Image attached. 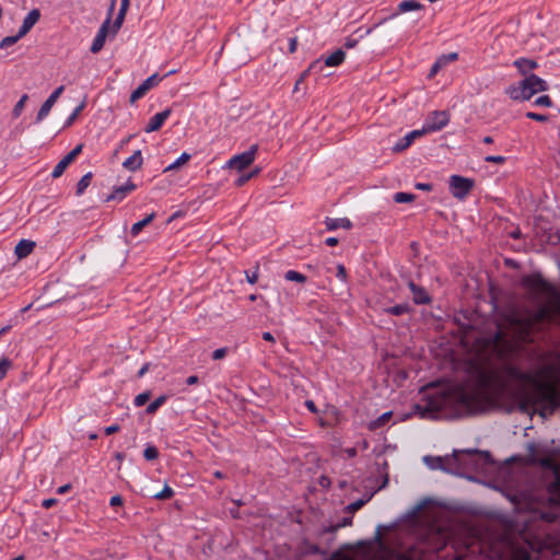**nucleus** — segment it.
Here are the masks:
<instances>
[{
	"mask_svg": "<svg viewBox=\"0 0 560 560\" xmlns=\"http://www.w3.org/2000/svg\"><path fill=\"white\" fill-rule=\"evenodd\" d=\"M476 317L464 329L466 358L458 364L454 381L430 385L415 406L422 419H456L479 415L490 407V328Z\"/></svg>",
	"mask_w": 560,
	"mask_h": 560,
	"instance_id": "f257e3e1",
	"label": "nucleus"
},
{
	"mask_svg": "<svg viewBox=\"0 0 560 560\" xmlns=\"http://www.w3.org/2000/svg\"><path fill=\"white\" fill-rule=\"evenodd\" d=\"M524 284L537 300L539 306L526 316L513 317L506 331L501 328L492 331V357L498 352L500 343L503 342L506 343L510 352L521 351L523 345L534 342L539 324L550 320L556 313H560V293L555 285L539 275L526 277Z\"/></svg>",
	"mask_w": 560,
	"mask_h": 560,
	"instance_id": "f03ea898",
	"label": "nucleus"
},
{
	"mask_svg": "<svg viewBox=\"0 0 560 560\" xmlns=\"http://www.w3.org/2000/svg\"><path fill=\"white\" fill-rule=\"evenodd\" d=\"M424 462L431 469L450 471L490 487V477L487 474L490 466V453L488 451L476 448L454 450L452 455L444 457L425 456Z\"/></svg>",
	"mask_w": 560,
	"mask_h": 560,
	"instance_id": "7ed1b4c3",
	"label": "nucleus"
},
{
	"mask_svg": "<svg viewBox=\"0 0 560 560\" xmlns=\"http://www.w3.org/2000/svg\"><path fill=\"white\" fill-rule=\"evenodd\" d=\"M520 378L533 383V388L526 394L525 400L544 418L560 407V392L555 384L538 381L527 373H521Z\"/></svg>",
	"mask_w": 560,
	"mask_h": 560,
	"instance_id": "20e7f679",
	"label": "nucleus"
},
{
	"mask_svg": "<svg viewBox=\"0 0 560 560\" xmlns=\"http://www.w3.org/2000/svg\"><path fill=\"white\" fill-rule=\"evenodd\" d=\"M546 542L539 535H533L528 529L520 534V541L512 547L511 557L508 560H537L532 552L538 553Z\"/></svg>",
	"mask_w": 560,
	"mask_h": 560,
	"instance_id": "39448f33",
	"label": "nucleus"
},
{
	"mask_svg": "<svg viewBox=\"0 0 560 560\" xmlns=\"http://www.w3.org/2000/svg\"><path fill=\"white\" fill-rule=\"evenodd\" d=\"M450 192L454 198L463 200L474 187V180L459 175H452L448 180Z\"/></svg>",
	"mask_w": 560,
	"mask_h": 560,
	"instance_id": "423d86ee",
	"label": "nucleus"
},
{
	"mask_svg": "<svg viewBox=\"0 0 560 560\" xmlns=\"http://www.w3.org/2000/svg\"><path fill=\"white\" fill-rule=\"evenodd\" d=\"M257 151V144L250 145V148L247 151H244L240 154L232 156L228 162V167L236 170L238 172L244 171L255 161Z\"/></svg>",
	"mask_w": 560,
	"mask_h": 560,
	"instance_id": "0eeeda50",
	"label": "nucleus"
},
{
	"mask_svg": "<svg viewBox=\"0 0 560 560\" xmlns=\"http://www.w3.org/2000/svg\"><path fill=\"white\" fill-rule=\"evenodd\" d=\"M448 122L446 112H434L424 121L422 131L425 133L434 132L444 128Z\"/></svg>",
	"mask_w": 560,
	"mask_h": 560,
	"instance_id": "6e6552de",
	"label": "nucleus"
},
{
	"mask_svg": "<svg viewBox=\"0 0 560 560\" xmlns=\"http://www.w3.org/2000/svg\"><path fill=\"white\" fill-rule=\"evenodd\" d=\"M162 78L154 73L147 78L130 95L129 102L135 104L138 100L142 98L152 88L161 82Z\"/></svg>",
	"mask_w": 560,
	"mask_h": 560,
	"instance_id": "1a4fd4ad",
	"label": "nucleus"
},
{
	"mask_svg": "<svg viewBox=\"0 0 560 560\" xmlns=\"http://www.w3.org/2000/svg\"><path fill=\"white\" fill-rule=\"evenodd\" d=\"M539 463L544 468L553 470V472L556 475V481H555V483H552V486L550 488V493L552 495V500L556 503L560 504V471H559V468L556 465V463L553 462V459L549 458V457L541 458Z\"/></svg>",
	"mask_w": 560,
	"mask_h": 560,
	"instance_id": "9d476101",
	"label": "nucleus"
},
{
	"mask_svg": "<svg viewBox=\"0 0 560 560\" xmlns=\"http://www.w3.org/2000/svg\"><path fill=\"white\" fill-rule=\"evenodd\" d=\"M423 9H424V5L421 2L417 1V0H404V1L398 3L397 9H396L395 12H393L388 18L383 19L381 22L375 24L374 27H377L378 25H381L382 23H384L387 20H392V19L397 18L399 14L407 13V12H410V11H419L420 12Z\"/></svg>",
	"mask_w": 560,
	"mask_h": 560,
	"instance_id": "9b49d317",
	"label": "nucleus"
},
{
	"mask_svg": "<svg viewBox=\"0 0 560 560\" xmlns=\"http://www.w3.org/2000/svg\"><path fill=\"white\" fill-rule=\"evenodd\" d=\"M65 91V86L60 85L58 86L50 95L49 97L44 102L42 107L39 108L36 119V122H40L44 118H46L51 109V107L55 105L57 100L60 97L62 92Z\"/></svg>",
	"mask_w": 560,
	"mask_h": 560,
	"instance_id": "f8f14e48",
	"label": "nucleus"
},
{
	"mask_svg": "<svg viewBox=\"0 0 560 560\" xmlns=\"http://www.w3.org/2000/svg\"><path fill=\"white\" fill-rule=\"evenodd\" d=\"M510 97L514 101H528L535 94L534 91L522 80L517 85L509 90Z\"/></svg>",
	"mask_w": 560,
	"mask_h": 560,
	"instance_id": "ddd939ff",
	"label": "nucleus"
},
{
	"mask_svg": "<svg viewBox=\"0 0 560 560\" xmlns=\"http://www.w3.org/2000/svg\"><path fill=\"white\" fill-rule=\"evenodd\" d=\"M109 23H110V18H107L104 21V23L101 25L96 36L94 37L93 43L90 48L93 54H97L104 47V44H105V40L107 37V33H108Z\"/></svg>",
	"mask_w": 560,
	"mask_h": 560,
	"instance_id": "4468645a",
	"label": "nucleus"
},
{
	"mask_svg": "<svg viewBox=\"0 0 560 560\" xmlns=\"http://www.w3.org/2000/svg\"><path fill=\"white\" fill-rule=\"evenodd\" d=\"M171 113H172L171 108H166V109L155 114L154 116H152L150 118L148 125L144 127V131L150 133V132L159 130L163 126L165 120L170 117Z\"/></svg>",
	"mask_w": 560,
	"mask_h": 560,
	"instance_id": "2eb2a0df",
	"label": "nucleus"
},
{
	"mask_svg": "<svg viewBox=\"0 0 560 560\" xmlns=\"http://www.w3.org/2000/svg\"><path fill=\"white\" fill-rule=\"evenodd\" d=\"M424 132L422 129H416L410 132H408L405 137L399 139L393 147L394 152H402L406 149H408L411 143L419 137L423 136Z\"/></svg>",
	"mask_w": 560,
	"mask_h": 560,
	"instance_id": "dca6fc26",
	"label": "nucleus"
},
{
	"mask_svg": "<svg viewBox=\"0 0 560 560\" xmlns=\"http://www.w3.org/2000/svg\"><path fill=\"white\" fill-rule=\"evenodd\" d=\"M408 287L412 293V300L416 304L422 305L431 302V298L424 288L417 285L413 281H409Z\"/></svg>",
	"mask_w": 560,
	"mask_h": 560,
	"instance_id": "f3484780",
	"label": "nucleus"
},
{
	"mask_svg": "<svg viewBox=\"0 0 560 560\" xmlns=\"http://www.w3.org/2000/svg\"><path fill=\"white\" fill-rule=\"evenodd\" d=\"M40 18V12L37 9L31 10L27 15L24 18L23 23L19 30L20 36H25L32 27L38 22Z\"/></svg>",
	"mask_w": 560,
	"mask_h": 560,
	"instance_id": "a211bd4d",
	"label": "nucleus"
},
{
	"mask_svg": "<svg viewBox=\"0 0 560 560\" xmlns=\"http://www.w3.org/2000/svg\"><path fill=\"white\" fill-rule=\"evenodd\" d=\"M135 189L136 185L131 182H128L125 185L116 187L114 191L106 198V201H121L129 192H131Z\"/></svg>",
	"mask_w": 560,
	"mask_h": 560,
	"instance_id": "6ab92c4d",
	"label": "nucleus"
},
{
	"mask_svg": "<svg viewBox=\"0 0 560 560\" xmlns=\"http://www.w3.org/2000/svg\"><path fill=\"white\" fill-rule=\"evenodd\" d=\"M143 164V156L141 150H137L133 152L131 156L126 159L122 163V167L130 171L136 172L141 168Z\"/></svg>",
	"mask_w": 560,
	"mask_h": 560,
	"instance_id": "aec40b11",
	"label": "nucleus"
},
{
	"mask_svg": "<svg viewBox=\"0 0 560 560\" xmlns=\"http://www.w3.org/2000/svg\"><path fill=\"white\" fill-rule=\"evenodd\" d=\"M534 93L544 92L548 90V83L536 74L527 75L523 79Z\"/></svg>",
	"mask_w": 560,
	"mask_h": 560,
	"instance_id": "412c9836",
	"label": "nucleus"
},
{
	"mask_svg": "<svg viewBox=\"0 0 560 560\" xmlns=\"http://www.w3.org/2000/svg\"><path fill=\"white\" fill-rule=\"evenodd\" d=\"M35 246L36 244L33 241L21 240L14 248V254L19 259H23L34 250Z\"/></svg>",
	"mask_w": 560,
	"mask_h": 560,
	"instance_id": "4be33fe9",
	"label": "nucleus"
},
{
	"mask_svg": "<svg viewBox=\"0 0 560 560\" xmlns=\"http://www.w3.org/2000/svg\"><path fill=\"white\" fill-rule=\"evenodd\" d=\"M325 225L328 231H334L340 228L349 230L352 228L351 221L347 218H326Z\"/></svg>",
	"mask_w": 560,
	"mask_h": 560,
	"instance_id": "5701e85b",
	"label": "nucleus"
},
{
	"mask_svg": "<svg viewBox=\"0 0 560 560\" xmlns=\"http://www.w3.org/2000/svg\"><path fill=\"white\" fill-rule=\"evenodd\" d=\"M129 4H130V0H121L120 2V8H119V11H118V14L114 21V24H113V33H117L118 30L121 27L122 23H124V20H125V16H126V13L128 11V8H129Z\"/></svg>",
	"mask_w": 560,
	"mask_h": 560,
	"instance_id": "b1692460",
	"label": "nucleus"
},
{
	"mask_svg": "<svg viewBox=\"0 0 560 560\" xmlns=\"http://www.w3.org/2000/svg\"><path fill=\"white\" fill-rule=\"evenodd\" d=\"M497 230L506 233L509 236L513 238H520L521 237V230L518 226H511V229H508V221L503 219H499L497 224Z\"/></svg>",
	"mask_w": 560,
	"mask_h": 560,
	"instance_id": "393cba45",
	"label": "nucleus"
},
{
	"mask_svg": "<svg viewBox=\"0 0 560 560\" xmlns=\"http://www.w3.org/2000/svg\"><path fill=\"white\" fill-rule=\"evenodd\" d=\"M514 66L522 74H527L537 67V62L533 59L520 58L514 61Z\"/></svg>",
	"mask_w": 560,
	"mask_h": 560,
	"instance_id": "a878e982",
	"label": "nucleus"
},
{
	"mask_svg": "<svg viewBox=\"0 0 560 560\" xmlns=\"http://www.w3.org/2000/svg\"><path fill=\"white\" fill-rule=\"evenodd\" d=\"M345 57V51L342 49H337L325 59V65L327 67H337L343 62Z\"/></svg>",
	"mask_w": 560,
	"mask_h": 560,
	"instance_id": "bb28decb",
	"label": "nucleus"
},
{
	"mask_svg": "<svg viewBox=\"0 0 560 560\" xmlns=\"http://www.w3.org/2000/svg\"><path fill=\"white\" fill-rule=\"evenodd\" d=\"M73 162V160L67 154L65 155L58 163L57 165L54 167L52 170V173H51V176L52 178H58L60 177L63 172L66 171V168Z\"/></svg>",
	"mask_w": 560,
	"mask_h": 560,
	"instance_id": "cd10ccee",
	"label": "nucleus"
},
{
	"mask_svg": "<svg viewBox=\"0 0 560 560\" xmlns=\"http://www.w3.org/2000/svg\"><path fill=\"white\" fill-rule=\"evenodd\" d=\"M154 218H155V213L152 212L149 215H147L144 219L132 224L131 230H130V233L132 234V236H137L142 231V229L144 226H147L154 220Z\"/></svg>",
	"mask_w": 560,
	"mask_h": 560,
	"instance_id": "c85d7f7f",
	"label": "nucleus"
},
{
	"mask_svg": "<svg viewBox=\"0 0 560 560\" xmlns=\"http://www.w3.org/2000/svg\"><path fill=\"white\" fill-rule=\"evenodd\" d=\"M393 412L387 411L380 416L377 419L373 420L369 424L370 430H377L385 425L392 419Z\"/></svg>",
	"mask_w": 560,
	"mask_h": 560,
	"instance_id": "c756f323",
	"label": "nucleus"
},
{
	"mask_svg": "<svg viewBox=\"0 0 560 560\" xmlns=\"http://www.w3.org/2000/svg\"><path fill=\"white\" fill-rule=\"evenodd\" d=\"M167 400V396L161 395L158 398H155L152 402L149 404V406L145 409V412L148 415H153L156 412V410L162 407Z\"/></svg>",
	"mask_w": 560,
	"mask_h": 560,
	"instance_id": "7c9ffc66",
	"label": "nucleus"
},
{
	"mask_svg": "<svg viewBox=\"0 0 560 560\" xmlns=\"http://www.w3.org/2000/svg\"><path fill=\"white\" fill-rule=\"evenodd\" d=\"M92 179V173H86L81 177L77 185V195L80 196L90 186Z\"/></svg>",
	"mask_w": 560,
	"mask_h": 560,
	"instance_id": "2f4dec72",
	"label": "nucleus"
},
{
	"mask_svg": "<svg viewBox=\"0 0 560 560\" xmlns=\"http://www.w3.org/2000/svg\"><path fill=\"white\" fill-rule=\"evenodd\" d=\"M409 310H410V307L408 304H398V305L386 308L385 312L390 315L400 316L402 314L408 313Z\"/></svg>",
	"mask_w": 560,
	"mask_h": 560,
	"instance_id": "473e14b6",
	"label": "nucleus"
},
{
	"mask_svg": "<svg viewBox=\"0 0 560 560\" xmlns=\"http://www.w3.org/2000/svg\"><path fill=\"white\" fill-rule=\"evenodd\" d=\"M284 278L288 281H294V282H299V283L306 282V277L303 273L298 272L295 270H288L284 275Z\"/></svg>",
	"mask_w": 560,
	"mask_h": 560,
	"instance_id": "72a5a7b5",
	"label": "nucleus"
},
{
	"mask_svg": "<svg viewBox=\"0 0 560 560\" xmlns=\"http://www.w3.org/2000/svg\"><path fill=\"white\" fill-rule=\"evenodd\" d=\"M173 495H174V490L170 486L165 485L164 488L160 492H158L153 495V498L156 500H167V499H171Z\"/></svg>",
	"mask_w": 560,
	"mask_h": 560,
	"instance_id": "f704fd0d",
	"label": "nucleus"
},
{
	"mask_svg": "<svg viewBox=\"0 0 560 560\" xmlns=\"http://www.w3.org/2000/svg\"><path fill=\"white\" fill-rule=\"evenodd\" d=\"M190 159V155L188 153H182L180 156L175 161L173 162L172 164H170L165 170L164 172H167V171H171V170H175L177 167H179L180 165L185 164L186 162H188Z\"/></svg>",
	"mask_w": 560,
	"mask_h": 560,
	"instance_id": "c9c22d12",
	"label": "nucleus"
},
{
	"mask_svg": "<svg viewBox=\"0 0 560 560\" xmlns=\"http://www.w3.org/2000/svg\"><path fill=\"white\" fill-rule=\"evenodd\" d=\"M393 198L397 203H406L413 201L415 195L409 192H396Z\"/></svg>",
	"mask_w": 560,
	"mask_h": 560,
	"instance_id": "e433bc0d",
	"label": "nucleus"
},
{
	"mask_svg": "<svg viewBox=\"0 0 560 560\" xmlns=\"http://www.w3.org/2000/svg\"><path fill=\"white\" fill-rule=\"evenodd\" d=\"M147 460H154L159 457V450L154 445H148L143 451Z\"/></svg>",
	"mask_w": 560,
	"mask_h": 560,
	"instance_id": "4c0bfd02",
	"label": "nucleus"
},
{
	"mask_svg": "<svg viewBox=\"0 0 560 560\" xmlns=\"http://www.w3.org/2000/svg\"><path fill=\"white\" fill-rule=\"evenodd\" d=\"M23 36H20V33L18 32L14 36H7L0 42V49L8 48L12 45H14L20 38Z\"/></svg>",
	"mask_w": 560,
	"mask_h": 560,
	"instance_id": "58836bf2",
	"label": "nucleus"
},
{
	"mask_svg": "<svg viewBox=\"0 0 560 560\" xmlns=\"http://www.w3.org/2000/svg\"><path fill=\"white\" fill-rule=\"evenodd\" d=\"M27 98H28V97H27V95H26V94H24V95H23V96L18 101V103L15 104V106L13 107V110H12L13 117L18 118V117L21 115V113H22V110H23V108H24V105H25V103H26Z\"/></svg>",
	"mask_w": 560,
	"mask_h": 560,
	"instance_id": "ea45409f",
	"label": "nucleus"
},
{
	"mask_svg": "<svg viewBox=\"0 0 560 560\" xmlns=\"http://www.w3.org/2000/svg\"><path fill=\"white\" fill-rule=\"evenodd\" d=\"M151 393L149 390H145L135 397V406L141 407L147 404V401L150 399Z\"/></svg>",
	"mask_w": 560,
	"mask_h": 560,
	"instance_id": "a19ab883",
	"label": "nucleus"
},
{
	"mask_svg": "<svg viewBox=\"0 0 560 560\" xmlns=\"http://www.w3.org/2000/svg\"><path fill=\"white\" fill-rule=\"evenodd\" d=\"M534 105L536 106H544V107H551L552 101L548 95H541L537 97L534 102Z\"/></svg>",
	"mask_w": 560,
	"mask_h": 560,
	"instance_id": "79ce46f5",
	"label": "nucleus"
},
{
	"mask_svg": "<svg viewBox=\"0 0 560 560\" xmlns=\"http://www.w3.org/2000/svg\"><path fill=\"white\" fill-rule=\"evenodd\" d=\"M526 117L532 120L539 121V122H546L549 119V117L547 115L538 114V113H534V112H527Z\"/></svg>",
	"mask_w": 560,
	"mask_h": 560,
	"instance_id": "37998d69",
	"label": "nucleus"
},
{
	"mask_svg": "<svg viewBox=\"0 0 560 560\" xmlns=\"http://www.w3.org/2000/svg\"><path fill=\"white\" fill-rule=\"evenodd\" d=\"M11 368V361L9 359L0 360V381L4 377L9 369Z\"/></svg>",
	"mask_w": 560,
	"mask_h": 560,
	"instance_id": "c03bdc74",
	"label": "nucleus"
},
{
	"mask_svg": "<svg viewBox=\"0 0 560 560\" xmlns=\"http://www.w3.org/2000/svg\"><path fill=\"white\" fill-rule=\"evenodd\" d=\"M368 502V500H364V499H359L352 503H350L348 506H347V510L349 512H355L358 510H360L365 503Z\"/></svg>",
	"mask_w": 560,
	"mask_h": 560,
	"instance_id": "a18cd8bd",
	"label": "nucleus"
},
{
	"mask_svg": "<svg viewBox=\"0 0 560 560\" xmlns=\"http://www.w3.org/2000/svg\"><path fill=\"white\" fill-rule=\"evenodd\" d=\"M83 107H84V104H81L78 107H75L73 113L68 117V119L66 121V126H70L75 120L77 116L80 114V112L83 109Z\"/></svg>",
	"mask_w": 560,
	"mask_h": 560,
	"instance_id": "49530a36",
	"label": "nucleus"
},
{
	"mask_svg": "<svg viewBox=\"0 0 560 560\" xmlns=\"http://www.w3.org/2000/svg\"><path fill=\"white\" fill-rule=\"evenodd\" d=\"M440 61H442V65L445 66L446 63L451 61H455L457 59L456 52H451L448 55H443L440 58H438Z\"/></svg>",
	"mask_w": 560,
	"mask_h": 560,
	"instance_id": "de8ad7c7",
	"label": "nucleus"
},
{
	"mask_svg": "<svg viewBox=\"0 0 560 560\" xmlns=\"http://www.w3.org/2000/svg\"><path fill=\"white\" fill-rule=\"evenodd\" d=\"M228 353V348H220L212 352V359L213 360H221L223 359Z\"/></svg>",
	"mask_w": 560,
	"mask_h": 560,
	"instance_id": "09e8293b",
	"label": "nucleus"
},
{
	"mask_svg": "<svg viewBox=\"0 0 560 560\" xmlns=\"http://www.w3.org/2000/svg\"><path fill=\"white\" fill-rule=\"evenodd\" d=\"M336 277L338 279H340L341 281L346 282L347 280V271H346V268L343 265H338L337 266V272H336Z\"/></svg>",
	"mask_w": 560,
	"mask_h": 560,
	"instance_id": "8fccbe9b",
	"label": "nucleus"
},
{
	"mask_svg": "<svg viewBox=\"0 0 560 560\" xmlns=\"http://www.w3.org/2000/svg\"><path fill=\"white\" fill-rule=\"evenodd\" d=\"M258 267H256L255 271L250 272V271H245V275H246V279L247 281L250 283V284H254L256 283L257 279H258Z\"/></svg>",
	"mask_w": 560,
	"mask_h": 560,
	"instance_id": "3c124183",
	"label": "nucleus"
},
{
	"mask_svg": "<svg viewBox=\"0 0 560 560\" xmlns=\"http://www.w3.org/2000/svg\"><path fill=\"white\" fill-rule=\"evenodd\" d=\"M253 177V174L241 175L236 180V186H243L247 180Z\"/></svg>",
	"mask_w": 560,
	"mask_h": 560,
	"instance_id": "603ef678",
	"label": "nucleus"
},
{
	"mask_svg": "<svg viewBox=\"0 0 560 560\" xmlns=\"http://www.w3.org/2000/svg\"><path fill=\"white\" fill-rule=\"evenodd\" d=\"M122 502H124V501H122V498H121L120 495H118V494L113 495V497L110 498V500H109V504H110L112 506H119V505H121V504H122Z\"/></svg>",
	"mask_w": 560,
	"mask_h": 560,
	"instance_id": "864d4df0",
	"label": "nucleus"
},
{
	"mask_svg": "<svg viewBox=\"0 0 560 560\" xmlns=\"http://www.w3.org/2000/svg\"><path fill=\"white\" fill-rule=\"evenodd\" d=\"M83 145L78 144L74 149H72L68 155L74 161V159L81 153Z\"/></svg>",
	"mask_w": 560,
	"mask_h": 560,
	"instance_id": "5fc2aeb1",
	"label": "nucleus"
},
{
	"mask_svg": "<svg viewBox=\"0 0 560 560\" xmlns=\"http://www.w3.org/2000/svg\"><path fill=\"white\" fill-rule=\"evenodd\" d=\"M444 67L442 65V61H440L439 59L433 63V66L431 67V70H430V77L434 75L435 73H438V71Z\"/></svg>",
	"mask_w": 560,
	"mask_h": 560,
	"instance_id": "6e6d98bb",
	"label": "nucleus"
},
{
	"mask_svg": "<svg viewBox=\"0 0 560 560\" xmlns=\"http://www.w3.org/2000/svg\"><path fill=\"white\" fill-rule=\"evenodd\" d=\"M57 503V500L56 499H45L42 503V506L45 508V509H50L51 506H54L55 504Z\"/></svg>",
	"mask_w": 560,
	"mask_h": 560,
	"instance_id": "4d7b16f0",
	"label": "nucleus"
},
{
	"mask_svg": "<svg viewBox=\"0 0 560 560\" xmlns=\"http://www.w3.org/2000/svg\"><path fill=\"white\" fill-rule=\"evenodd\" d=\"M119 425L118 424H113V425H109L107 428H105V434L106 435H110V434H114L116 432L119 431Z\"/></svg>",
	"mask_w": 560,
	"mask_h": 560,
	"instance_id": "13d9d810",
	"label": "nucleus"
},
{
	"mask_svg": "<svg viewBox=\"0 0 560 560\" xmlns=\"http://www.w3.org/2000/svg\"><path fill=\"white\" fill-rule=\"evenodd\" d=\"M416 188L420 189V190L430 191V190H432V185L429 183H418V184H416Z\"/></svg>",
	"mask_w": 560,
	"mask_h": 560,
	"instance_id": "bf43d9fd",
	"label": "nucleus"
},
{
	"mask_svg": "<svg viewBox=\"0 0 560 560\" xmlns=\"http://www.w3.org/2000/svg\"><path fill=\"white\" fill-rule=\"evenodd\" d=\"M357 44H358V39L349 37L345 42V47L346 48H353Z\"/></svg>",
	"mask_w": 560,
	"mask_h": 560,
	"instance_id": "052dcab7",
	"label": "nucleus"
},
{
	"mask_svg": "<svg viewBox=\"0 0 560 560\" xmlns=\"http://www.w3.org/2000/svg\"><path fill=\"white\" fill-rule=\"evenodd\" d=\"M70 489H71V485H70V483H67V485H63V486L59 487V488L57 489V493H58V494H65V493H67Z\"/></svg>",
	"mask_w": 560,
	"mask_h": 560,
	"instance_id": "680f3d73",
	"label": "nucleus"
},
{
	"mask_svg": "<svg viewBox=\"0 0 560 560\" xmlns=\"http://www.w3.org/2000/svg\"><path fill=\"white\" fill-rule=\"evenodd\" d=\"M198 382H199V378L196 375L188 376L187 380H186V384L187 385H195Z\"/></svg>",
	"mask_w": 560,
	"mask_h": 560,
	"instance_id": "e2e57ef3",
	"label": "nucleus"
},
{
	"mask_svg": "<svg viewBox=\"0 0 560 560\" xmlns=\"http://www.w3.org/2000/svg\"><path fill=\"white\" fill-rule=\"evenodd\" d=\"M149 366H150V364H149V363L144 364V365H143L139 371H138L137 376H138V377H142V376H144V374L149 371Z\"/></svg>",
	"mask_w": 560,
	"mask_h": 560,
	"instance_id": "0e129e2a",
	"label": "nucleus"
},
{
	"mask_svg": "<svg viewBox=\"0 0 560 560\" xmlns=\"http://www.w3.org/2000/svg\"><path fill=\"white\" fill-rule=\"evenodd\" d=\"M262 339L269 342H275V337L269 331L262 332Z\"/></svg>",
	"mask_w": 560,
	"mask_h": 560,
	"instance_id": "69168bd1",
	"label": "nucleus"
},
{
	"mask_svg": "<svg viewBox=\"0 0 560 560\" xmlns=\"http://www.w3.org/2000/svg\"><path fill=\"white\" fill-rule=\"evenodd\" d=\"M305 405H306V407H307V409H308L310 411H312V412H317V409H316V406H315L314 401H312V400H306V401H305Z\"/></svg>",
	"mask_w": 560,
	"mask_h": 560,
	"instance_id": "338daca9",
	"label": "nucleus"
},
{
	"mask_svg": "<svg viewBox=\"0 0 560 560\" xmlns=\"http://www.w3.org/2000/svg\"><path fill=\"white\" fill-rule=\"evenodd\" d=\"M325 244L327 246H335V245L338 244V238H336V237H328V238H326Z\"/></svg>",
	"mask_w": 560,
	"mask_h": 560,
	"instance_id": "774afa93",
	"label": "nucleus"
}]
</instances>
